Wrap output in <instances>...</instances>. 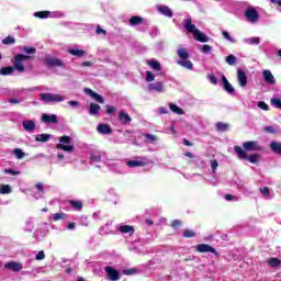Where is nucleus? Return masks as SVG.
I'll return each instance as SVG.
<instances>
[{
	"label": "nucleus",
	"mask_w": 281,
	"mask_h": 281,
	"mask_svg": "<svg viewBox=\"0 0 281 281\" xmlns=\"http://www.w3.org/2000/svg\"><path fill=\"white\" fill-rule=\"evenodd\" d=\"M32 59H34V56L18 54L13 57L11 63L13 65V69L19 71V74H23V72H25V65H23V61L32 60Z\"/></svg>",
	"instance_id": "f257e3e1"
},
{
	"label": "nucleus",
	"mask_w": 281,
	"mask_h": 281,
	"mask_svg": "<svg viewBox=\"0 0 281 281\" xmlns=\"http://www.w3.org/2000/svg\"><path fill=\"white\" fill-rule=\"evenodd\" d=\"M235 153H237L238 159H244L245 161H249L250 164H258L260 159V155L258 154H252V155H247V151L243 149V147L236 145L234 147Z\"/></svg>",
	"instance_id": "f03ea898"
},
{
	"label": "nucleus",
	"mask_w": 281,
	"mask_h": 281,
	"mask_svg": "<svg viewBox=\"0 0 281 281\" xmlns=\"http://www.w3.org/2000/svg\"><path fill=\"white\" fill-rule=\"evenodd\" d=\"M59 142L60 143H58L56 145V148L58 150H64V153H74V148H75L74 145H69V144H71V137L70 136L64 135L59 138Z\"/></svg>",
	"instance_id": "7ed1b4c3"
},
{
	"label": "nucleus",
	"mask_w": 281,
	"mask_h": 281,
	"mask_svg": "<svg viewBox=\"0 0 281 281\" xmlns=\"http://www.w3.org/2000/svg\"><path fill=\"white\" fill-rule=\"evenodd\" d=\"M40 98L43 100V102H45V104H49L52 102H63L65 100L63 95L54 93H41Z\"/></svg>",
	"instance_id": "20e7f679"
},
{
	"label": "nucleus",
	"mask_w": 281,
	"mask_h": 281,
	"mask_svg": "<svg viewBox=\"0 0 281 281\" xmlns=\"http://www.w3.org/2000/svg\"><path fill=\"white\" fill-rule=\"evenodd\" d=\"M105 273L108 276L109 281H117V280H121L122 278V272H120V270L111 266L105 267Z\"/></svg>",
	"instance_id": "39448f33"
},
{
	"label": "nucleus",
	"mask_w": 281,
	"mask_h": 281,
	"mask_svg": "<svg viewBox=\"0 0 281 281\" xmlns=\"http://www.w3.org/2000/svg\"><path fill=\"white\" fill-rule=\"evenodd\" d=\"M195 251L198 254H214L215 256H218V252L216 251V248L212 247L207 244H199L195 246Z\"/></svg>",
	"instance_id": "423d86ee"
},
{
	"label": "nucleus",
	"mask_w": 281,
	"mask_h": 281,
	"mask_svg": "<svg viewBox=\"0 0 281 281\" xmlns=\"http://www.w3.org/2000/svg\"><path fill=\"white\" fill-rule=\"evenodd\" d=\"M245 16L250 23H257L260 15H258V11L254 8H248L245 12Z\"/></svg>",
	"instance_id": "0eeeda50"
},
{
	"label": "nucleus",
	"mask_w": 281,
	"mask_h": 281,
	"mask_svg": "<svg viewBox=\"0 0 281 281\" xmlns=\"http://www.w3.org/2000/svg\"><path fill=\"white\" fill-rule=\"evenodd\" d=\"M44 63L47 67H63L65 69V64L63 60L56 57H48L44 60Z\"/></svg>",
	"instance_id": "6e6552de"
},
{
	"label": "nucleus",
	"mask_w": 281,
	"mask_h": 281,
	"mask_svg": "<svg viewBox=\"0 0 281 281\" xmlns=\"http://www.w3.org/2000/svg\"><path fill=\"white\" fill-rule=\"evenodd\" d=\"M4 269H8L9 271H14L15 273H19V271L23 270V263L10 261L4 265Z\"/></svg>",
	"instance_id": "1a4fd4ad"
},
{
	"label": "nucleus",
	"mask_w": 281,
	"mask_h": 281,
	"mask_svg": "<svg viewBox=\"0 0 281 281\" xmlns=\"http://www.w3.org/2000/svg\"><path fill=\"white\" fill-rule=\"evenodd\" d=\"M42 122H44V124H58V116L56 114L43 113Z\"/></svg>",
	"instance_id": "9d476101"
},
{
	"label": "nucleus",
	"mask_w": 281,
	"mask_h": 281,
	"mask_svg": "<svg viewBox=\"0 0 281 281\" xmlns=\"http://www.w3.org/2000/svg\"><path fill=\"white\" fill-rule=\"evenodd\" d=\"M85 93H87V95H90V98H93V100H95V102H99V104H104V98L98 94L95 91L91 90L90 88H86Z\"/></svg>",
	"instance_id": "9b49d317"
},
{
	"label": "nucleus",
	"mask_w": 281,
	"mask_h": 281,
	"mask_svg": "<svg viewBox=\"0 0 281 281\" xmlns=\"http://www.w3.org/2000/svg\"><path fill=\"white\" fill-rule=\"evenodd\" d=\"M237 82L239 87H247V74L243 69H237Z\"/></svg>",
	"instance_id": "f8f14e48"
},
{
	"label": "nucleus",
	"mask_w": 281,
	"mask_h": 281,
	"mask_svg": "<svg viewBox=\"0 0 281 281\" xmlns=\"http://www.w3.org/2000/svg\"><path fill=\"white\" fill-rule=\"evenodd\" d=\"M243 148L244 150H249V151L260 150V146H258V142L256 140L245 142L243 144Z\"/></svg>",
	"instance_id": "ddd939ff"
},
{
	"label": "nucleus",
	"mask_w": 281,
	"mask_h": 281,
	"mask_svg": "<svg viewBox=\"0 0 281 281\" xmlns=\"http://www.w3.org/2000/svg\"><path fill=\"white\" fill-rule=\"evenodd\" d=\"M184 30L189 32V34H194L199 29H196V25L192 24V19L184 20L183 24Z\"/></svg>",
	"instance_id": "4468645a"
},
{
	"label": "nucleus",
	"mask_w": 281,
	"mask_h": 281,
	"mask_svg": "<svg viewBox=\"0 0 281 281\" xmlns=\"http://www.w3.org/2000/svg\"><path fill=\"white\" fill-rule=\"evenodd\" d=\"M193 38H194V41H198L199 43H207V41H210L207 35H205V33L201 32L199 29L193 34Z\"/></svg>",
	"instance_id": "2eb2a0df"
},
{
	"label": "nucleus",
	"mask_w": 281,
	"mask_h": 281,
	"mask_svg": "<svg viewBox=\"0 0 281 281\" xmlns=\"http://www.w3.org/2000/svg\"><path fill=\"white\" fill-rule=\"evenodd\" d=\"M126 166H128V168H144V166H148V161H144V160H128L126 162Z\"/></svg>",
	"instance_id": "dca6fc26"
},
{
	"label": "nucleus",
	"mask_w": 281,
	"mask_h": 281,
	"mask_svg": "<svg viewBox=\"0 0 281 281\" xmlns=\"http://www.w3.org/2000/svg\"><path fill=\"white\" fill-rule=\"evenodd\" d=\"M22 126L24 131H26L27 133H32V131L36 128V122L32 120H25L22 122Z\"/></svg>",
	"instance_id": "f3484780"
},
{
	"label": "nucleus",
	"mask_w": 281,
	"mask_h": 281,
	"mask_svg": "<svg viewBox=\"0 0 281 281\" xmlns=\"http://www.w3.org/2000/svg\"><path fill=\"white\" fill-rule=\"evenodd\" d=\"M148 91H157L158 93H164V83L161 81L149 83Z\"/></svg>",
	"instance_id": "a211bd4d"
},
{
	"label": "nucleus",
	"mask_w": 281,
	"mask_h": 281,
	"mask_svg": "<svg viewBox=\"0 0 281 281\" xmlns=\"http://www.w3.org/2000/svg\"><path fill=\"white\" fill-rule=\"evenodd\" d=\"M222 85H223L224 91H226L227 93H234L235 91L234 86L229 83L225 75L222 76Z\"/></svg>",
	"instance_id": "6ab92c4d"
},
{
	"label": "nucleus",
	"mask_w": 281,
	"mask_h": 281,
	"mask_svg": "<svg viewBox=\"0 0 281 281\" xmlns=\"http://www.w3.org/2000/svg\"><path fill=\"white\" fill-rule=\"evenodd\" d=\"M97 131L102 135H111V133H113V130H111V125L109 124L98 125Z\"/></svg>",
	"instance_id": "aec40b11"
},
{
	"label": "nucleus",
	"mask_w": 281,
	"mask_h": 281,
	"mask_svg": "<svg viewBox=\"0 0 281 281\" xmlns=\"http://www.w3.org/2000/svg\"><path fill=\"white\" fill-rule=\"evenodd\" d=\"M263 80L268 82V85H276V77L271 74V70H263Z\"/></svg>",
	"instance_id": "412c9836"
},
{
	"label": "nucleus",
	"mask_w": 281,
	"mask_h": 281,
	"mask_svg": "<svg viewBox=\"0 0 281 281\" xmlns=\"http://www.w3.org/2000/svg\"><path fill=\"white\" fill-rule=\"evenodd\" d=\"M119 120L123 124H131V122H133V119L131 117V115H128V113H125L124 111H121L119 113Z\"/></svg>",
	"instance_id": "4be33fe9"
},
{
	"label": "nucleus",
	"mask_w": 281,
	"mask_h": 281,
	"mask_svg": "<svg viewBox=\"0 0 281 281\" xmlns=\"http://www.w3.org/2000/svg\"><path fill=\"white\" fill-rule=\"evenodd\" d=\"M119 232H121V234H130L133 236V234H135V227L131 225H122L120 226Z\"/></svg>",
	"instance_id": "5701e85b"
},
{
	"label": "nucleus",
	"mask_w": 281,
	"mask_h": 281,
	"mask_svg": "<svg viewBox=\"0 0 281 281\" xmlns=\"http://www.w3.org/2000/svg\"><path fill=\"white\" fill-rule=\"evenodd\" d=\"M144 23V18L142 16H137V15H133L131 19H130V25L132 27H135L137 25H142Z\"/></svg>",
	"instance_id": "b1692460"
},
{
	"label": "nucleus",
	"mask_w": 281,
	"mask_h": 281,
	"mask_svg": "<svg viewBox=\"0 0 281 281\" xmlns=\"http://www.w3.org/2000/svg\"><path fill=\"white\" fill-rule=\"evenodd\" d=\"M177 54L181 60H188L190 58V53H188V48H179Z\"/></svg>",
	"instance_id": "393cba45"
},
{
	"label": "nucleus",
	"mask_w": 281,
	"mask_h": 281,
	"mask_svg": "<svg viewBox=\"0 0 281 281\" xmlns=\"http://www.w3.org/2000/svg\"><path fill=\"white\" fill-rule=\"evenodd\" d=\"M158 12L160 13V14H164L165 16H168L169 19H172V15H173V13H172V9H169L168 7H159L158 8Z\"/></svg>",
	"instance_id": "a878e982"
},
{
	"label": "nucleus",
	"mask_w": 281,
	"mask_h": 281,
	"mask_svg": "<svg viewBox=\"0 0 281 281\" xmlns=\"http://www.w3.org/2000/svg\"><path fill=\"white\" fill-rule=\"evenodd\" d=\"M14 74V67L13 66H7L0 68V76H12Z\"/></svg>",
	"instance_id": "bb28decb"
},
{
	"label": "nucleus",
	"mask_w": 281,
	"mask_h": 281,
	"mask_svg": "<svg viewBox=\"0 0 281 281\" xmlns=\"http://www.w3.org/2000/svg\"><path fill=\"white\" fill-rule=\"evenodd\" d=\"M68 54H71V56H77V58H82L83 56L87 55V52L82 50V49H69Z\"/></svg>",
	"instance_id": "cd10ccee"
},
{
	"label": "nucleus",
	"mask_w": 281,
	"mask_h": 281,
	"mask_svg": "<svg viewBox=\"0 0 281 281\" xmlns=\"http://www.w3.org/2000/svg\"><path fill=\"white\" fill-rule=\"evenodd\" d=\"M68 203L77 212H80V210H82V201L69 200Z\"/></svg>",
	"instance_id": "c85d7f7f"
},
{
	"label": "nucleus",
	"mask_w": 281,
	"mask_h": 281,
	"mask_svg": "<svg viewBox=\"0 0 281 281\" xmlns=\"http://www.w3.org/2000/svg\"><path fill=\"white\" fill-rule=\"evenodd\" d=\"M169 109L170 111H172V113H176L177 115H183V113H186L183 109L179 108L175 103H169Z\"/></svg>",
	"instance_id": "c756f323"
},
{
	"label": "nucleus",
	"mask_w": 281,
	"mask_h": 281,
	"mask_svg": "<svg viewBox=\"0 0 281 281\" xmlns=\"http://www.w3.org/2000/svg\"><path fill=\"white\" fill-rule=\"evenodd\" d=\"M270 148L272 153H276L277 155H281V144L278 142L270 143Z\"/></svg>",
	"instance_id": "7c9ffc66"
},
{
	"label": "nucleus",
	"mask_w": 281,
	"mask_h": 281,
	"mask_svg": "<svg viewBox=\"0 0 281 281\" xmlns=\"http://www.w3.org/2000/svg\"><path fill=\"white\" fill-rule=\"evenodd\" d=\"M228 128H229V124L227 123H223V122L216 123V131H218L220 133H225L226 131H228Z\"/></svg>",
	"instance_id": "2f4dec72"
},
{
	"label": "nucleus",
	"mask_w": 281,
	"mask_h": 281,
	"mask_svg": "<svg viewBox=\"0 0 281 281\" xmlns=\"http://www.w3.org/2000/svg\"><path fill=\"white\" fill-rule=\"evenodd\" d=\"M267 262H268L269 267H273V268H278L281 265V260L276 257H271L270 259H268Z\"/></svg>",
	"instance_id": "473e14b6"
},
{
	"label": "nucleus",
	"mask_w": 281,
	"mask_h": 281,
	"mask_svg": "<svg viewBox=\"0 0 281 281\" xmlns=\"http://www.w3.org/2000/svg\"><path fill=\"white\" fill-rule=\"evenodd\" d=\"M147 65L149 67H153V69L155 71H161V63H159L157 60H149V61H147Z\"/></svg>",
	"instance_id": "72a5a7b5"
},
{
	"label": "nucleus",
	"mask_w": 281,
	"mask_h": 281,
	"mask_svg": "<svg viewBox=\"0 0 281 281\" xmlns=\"http://www.w3.org/2000/svg\"><path fill=\"white\" fill-rule=\"evenodd\" d=\"M90 115H98L100 113V104L90 103Z\"/></svg>",
	"instance_id": "f704fd0d"
},
{
	"label": "nucleus",
	"mask_w": 281,
	"mask_h": 281,
	"mask_svg": "<svg viewBox=\"0 0 281 281\" xmlns=\"http://www.w3.org/2000/svg\"><path fill=\"white\" fill-rule=\"evenodd\" d=\"M12 187L10 184H0V194H11Z\"/></svg>",
	"instance_id": "c9c22d12"
},
{
	"label": "nucleus",
	"mask_w": 281,
	"mask_h": 281,
	"mask_svg": "<svg viewBox=\"0 0 281 281\" xmlns=\"http://www.w3.org/2000/svg\"><path fill=\"white\" fill-rule=\"evenodd\" d=\"M177 64L180 65V67H184V69H192L193 67V64L188 59L178 60Z\"/></svg>",
	"instance_id": "e433bc0d"
},
{
	"label": "nucleus",
	"mask_w": 281,
	"mask_h": 281,
	"mask_svg": "<svg viewBox=\"0 0 281 281\" xmlns=\"http://www.w3.org/2000/svg\"><path fill=\"white\" fill-rule=\"evenodd\" d=\"M49 139H52V135L49 134H38L35 138L36 142H42V143L49 142Z\"/></svg>",
	"instance_id": "4c0bfd02"
},
{
	"label": "nucleus",
	"mask_w": 281,
	"mask_h": 281,
	"mask_svg": "<svg viewBox=\"0 0 281 281\" xmlns=\"http://www.w3.org/2000/svg\"><path fill=\"white\" fill-rule=\"evenodd\" d=\"M68 218V215L66 213H63V212H58V213H55L53 215V221H65Z\"/></svg>",
	"instance_id": "58836bf2"
},
{
	"label": "nucleus",
	"mask_w": 281,
	"mask_h": 281,
	"mask_svg": "<svg viewBox=\"0 0 281 281\" xmlns=\"http://www.w3.org/2000/svg\"><path fill=\"white\" fill-rule=\"evenodd\" d=\"M49 14H52L49 11H38L34 13V16H36V19H49Z\"/></svg>",
	"instance_id": "ea45409f"
},
{
	"label": "nucleus",
	"mask_w": 281,
	"mask_h": 281,
	"mask_svg": "<svg viewBox=\"0 0 281 281\" xmlns=\"http://www.w3.org/2000/svg\"><path fill=\"white\" fill-rule=\"evenodd\" d=\"M143 137L147 139V142H150V144H157L159 142V137L153 135V134H143Z\"/></svg>",
	"instance_id": "a19ab883"
},
{
	"label": "nucleus",
	"mask_w": 281,
	"mask_h": 281,
	"mask_svg": "<svg viewBox=\"0 0 281 281\" xmlns=\"http://www.w3.org/2000/svg\"><path fill=\"white\" fill-rule=\"evenodd\" d=\"M16 40L12 35H8L4 40H2V45H14Z\"/></svg>",
	"instance_id": "79ce46f5"
},
{
	"label": "nucleus",
	"mask_w": 281,
	"mask_h": 281,
	"mask_svg": "<svg viewBox=\"0 0 281 281\" xmlns=\"http://www.w3.org/2000/svg\"><path fill=\"white\" fill-rule=\"evenodd\" d=\"M13 155L16 157V159H23L25 157V153L21 148L13 149Z\"/></svg>",
	"instance_id": "37998d69"
},
{
	"label": "nucleus",
	"mask_w": 281,
	"mask_h": 281,
	"mask_svg": "<svg viewBox=\"0 0 281 281\" xmlns=\"http://www.w3.org/2000/svg\"><path fill=\"white\" fill-rule=\"evenodd\" d=\"M22 50L24 52V54H27L29 56H31L32 54H36V48L32 46H24Z\"/></svg>",
	"instance_id": "c03bdc74"
},
{
	"label": "nucleus",
	"mask_w": 281,
	"mask_h": 281,
	"mask_svg": "<svg viewBox=\"0 0 281 281\" xmlns=\"http://www.w3.org/2000/svg\"><path fill=\"white\" fill-rule=\"evenodd\" d=\"M183 238H194V236H196V232L194 231H190V229H186L183 231Z\"/></svg>",
	"instance_id": "a18cd8bd"
},
{
	"label": "nucleus",
	"mask_w": 281,
	"mask_h": 281,
	"mask_svg": "<svg viewBox=\"0 0 281 281\" xmlns=\"http://www.w3.org/2000/svg\"><path fill=\"white\" fill-rule=\"evenodd\" d=\"M145 80H146V82H153L155 80V75L150 70H147Z\"/></svg>",
	"instance_id": "49530a36"
},
{
	"label": "nucleus",
	"mask_w": 281,
	"mask_h": 281,
	"mask_svg": "<svg viewBox=\"0 0 281 281\" xmlns=\"http://www.w3.org/2000/svg\"><path fill=\"white\" fill-rule=\"evenodd\" d=\"M183 225V222H181V220H173L171 222V227L173 229H179V227H181Z\"/></svg>",
	"instance_id": "de8ad7c7"
},
{
	"label": "nucleus",
	"mask_w": 281,
	"mask_h": 281,
	"mask_svg": "<svg viewBox=\"0 0 281 281\" xmlns=\"http://www.w3.org/2000/svg\"><path fill=\"white\" fill-rule=\"evenodd\" d=\"M105 113L108 115H113V113H116L117 109L113 105H105Z\"/></svg>",
	"instance_id": "09e8293b"
},
{
	"label": "nucleus",
	"mask_w": 281,
	"mask_h": 281,
	"mask_svg": "<svg viewBox=\"0 0 281 281\" xmlns=\"http://www.w3.org/2000/svg\"><path fill=\"white\" fill-rule=\"evenodd\" d=\"M226 63H227V65H231V66L236 65V56H234V55H228V56L226 57Z\"/></svg>",
	"instance_id": "8fccbe9b"
},
{
	"label": "nucleus",
	"mask_w": 281,
	"mask_h": 281,
	"mask_svg": "<svg viewBox=\"0 0 281 281\" xmlns=\"http://www.w3.org/2000/svg\"><path fill=\"white\" fill-rule=\"evenodd\" d=\"M222 34H223V37H224L226 41H229V43H236V40H234V38L232 37V35H229V32L223 31Z\"/></svg>",
	"instance_id": "3c124183"
},
{
	"label": "nucleus",
	"mask_w": 281,
	"mask_h": 281,
	"mask_svg": "<svg viewBox=\"0 0 281 281\" xmlns=\"http://www.w3.org/2000/svg\"><path fill=\"white\" fill-rule=\"evenodd\" d=\"M259 191L261 192V194H263V196H271V191L269 190V187H261Z\"/></svg>",
	"instance_id": "603ef678"
},
{
	"label": "nucleus",
	"mask_w": 281,
	"mask_h": 281,
	"mask_svg": "<svg viewBox=\"0 0 281 281\" xmlns=\"http://www.w3.org/2000/svg\"><path fill=\"white\" fill-rule=\"evenodd\" d=\"M207 78L211 85H218V78H216V76H214L213 74L209 75Z\"/></svg>",
	"instance_id": "864d4df0"
},
{
	"label": "nucleus",
	"mask_w": 281,
	"mask_h": 281,
	"mask_svg": "<svg viewBox=\"0 0 281 281\" xmlns=\"http://www.w3.org/2000/svg\"><path fill=\"white\" fill-rule=\"evenodd\" d=\"M4 175H12L13 177H15L16 175H21V171H16L14 169H4Z\"/></svg>",
	"instance_id": "5fc2aeb1"
},
{
	"label": "nucleus",
	"mask_w": 281,
	"mask_h": 281,
	"mask_svg": "<svg viewBox=\"0 0 281 281\" xmlns=\"http://www.w3.org/2000/svg\"><path fill=\"white\" fill-rule=\"evenodd\" d=\"M258 108L262 111H269V104H267L265 101L258 102Z\"/></svg>",
	"instance_id": "6e6d98bb"
},
{
	"label": "nucleus",
	"mask_w": 281,
	"mask_h": 281,
	"mask_svg": "<svg viewBox=\"0 0 281 281\" xmlns=\"http://www.w3.org/2000/svg\"><path fill=\"white\" fill-rule=\"evenodd\" d=\"M201 52L202 54H210V52H212V46L205 44L202 46Z\"/></svg>",
	"instance_id": "4d7b16f0"
},
{
	"label": "nucleus",
	"mask_w": 281,
	"mask_h": 281,
	"mask_svg": "<svg viewBox=\"0 0 281 281\" xmlns=\"http://www.w3.org/2000/svg\"><path fill=\"white\" fill-rule=\"evenodd\" d=\"M91 159H92L95 164H98V162L102 161V156H101L100 154H92V155H91Z\"/></svg>",
	"instance_id": "13d9d810"
},
{
	"label": "nucleus",
	"mask_w": 281,
	"mask_h": 281,
	"mask_svg": "<svg viewBox=\"0 0 281 281\" xmlns=\"http://www.w3.org/2000/svg\"><path fill=\"white\" fill-rule=\"evenodd\" d=\"M249 45H259L260 38L259 37H251L248 40Z\"/></svg>",
	"instance_id": "bf43d9fd"
},
{
	"label": "nucleus",
	"mask_w": 281,
	"mask_h": 281,
	"mask_svg": "<svg viewBox=\"0 0 281 281\" xmlns=\"http://www.w3.org/2000/svg\"><path fill=\"white\" fill-rule=\"evenodd\" d=\"M35 260H45V251L40 250L35 257Z\"/></svg>",
	"instance_id": "052dcab7"
},
{
	"label": "nucleus",
	"mask_w": 281,
	"mask_h": 281,
	"mask_svg": "<svg viewBox=\"0 0 281 281\" xmlns=\"http://www.w3.org/2000/svg\"><path fill=\"white\" fill-rule=\"evenodd\" d=\"M211 168H212L213 172H216V168H218V161L211 160Z\"/></svg>",
	"instance_id": "680f3d73"
},
{
	"label": "nucleus",
	"mask_w": 281,
	"mask_h": 281,
	"mask_svg": "<svg viewBox=\"0 0 281 281\" xmlns=\"http://www.w3.org/2000/svg\"><path fill=\"white\" fill-rule=\"evenodd\" d=\"M133 273H136L135 269L123 270V276H133Z\"/></svg>",
	"instance_id": "e2e57ef3"
},
{
	"label": "nucleus",
	"mask_w": 281,
	"mask_h": 281,
	"mask_svg": "<svg viewBox=\"0 0 281 281\" xmlns=\"http://www.w3.org/2000/svg\"><path fill=\"white\" fill-rule=\"evenodd\" d=\"M265 131L266 133H271V134L276 133V128L273 126H266Z\"/></svg>",
	"instance_id": "0e129e2a"
},
{
	"label": "nucleus",
	"mask_w": 281,
	"mask_h": 281,
	"mask_svg": "<svg viewBox=\"0 0 281 281\" xmlns=\"http://www.w3.org/2000/svg\"><path fill=\"white\" fill-rule=\"evenodd\" d=\"M95 33L97 34H104V35H106V31L105 30H103L102 27H100V26H97V31H95Z\"/></svg>",
	"instance_id": "69168bd1"
},
{
	"label": "nucleus",
	"mask_w": 281,
	"mask_h": 281,
	"mask_svg": "<svg viewBox=\"0 0 281 281\" xmlns=\"http://www.w3.org/2000/svg\"><path fill=\"white\" fill-rule=\"evenodd\" d=\"M35 188H36V190H38V192H43V190H44L43 183H41V182L36 183Z\"/></svg>",
	"instance_id": "338daca9"
},
{
	"label": "nucleus",
	"mask_w": 281,
	"mask_h": 281,
	"mask_svg": "<svg viewBox=\"0 0 281 281\" xmlns=\"http://www.w3.org/2000/svg\"><path fill=\"white\" fill-rule=\"evenodd\" d=\"M93 66V63L92 61H83L81 64V67H92Z\"/></svg>",
	"instance_id": "774afa93"
}]
</instances>
